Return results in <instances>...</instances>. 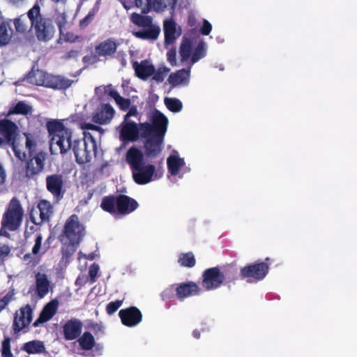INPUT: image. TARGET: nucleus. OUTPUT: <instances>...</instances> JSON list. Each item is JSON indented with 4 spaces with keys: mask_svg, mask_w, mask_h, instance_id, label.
Instances as JSON below:
<instances>
[{
    "mask_svg": "<svg viewBox=\"0 0 357 357\" xmlns=\"http://www.w3.org/2000/svg\"><path fill=\"white\" fill-rule=\"evenodd\" d=\"M83 121L81 115L76 114L66 119L48 123L52 154L64 155L72 149L78 164L89 162L96 155L95 134L100 137L102 129Z\"/></svg>",
    "mask_w": 357,
    "mask_h": 357,
    "instance_id": "1",
    "label": "nucleus"
},
{
    "mask_svg": "<svg viewBox=\"0 0 357 357\" xmlns=\"http://www.w3.org/2000/svg\"><path fill=\"white\" fill-rule=\"evenodd\" d=\"M146 155L135 146L130 147L126 155L127 163L130 165L132 178L139 185H145L160 179L164 175L163 160L155 164L146 162Z\"/></svg>",
    "mask_w": 357,
    "mask_h": 357,
    "instance_id": "2",
    "label": "nucleus"
},
{
    "mask_svg": "<svg viewBox=\"0 0 357 357\" xmlns=\"http://www.w3.org/2000/svg\"><path fill=\"white\" fill-rule=\"evenodd\" d=\"M152 130L144 139V148L146 158H156L162 150V143L167 131L168 119L161 112L155 111L152 116Z\"/></svg>",
    "mask_w": 357,
    "mask_h": 357,
    "instance_id": "3",
    "label": "nucleus"
},
{
    "mask_svg": "<svg viewBox=\"0 0 357 357\" xmlns=\"http://www.w3.org/2000/svg\"><path fill=\"white\" fill-rule=\"evenodd\" d=\"M31 27L34 29L37 38L40 41L51 40L55 33V28L50 19L43 17L40 14V8L36 3L27 13Z\"/></svg>",
    "mask_w": 357,
    "mask_h": 357,
    "instance_id": "4",
    "label": "nucleus"
},
{
    "mask_svg": "<svg viewBox=\"0 0 357 357\" xmlns=\"http://www.w3.org/2000/svg\"><path fill=\"white\" fill-rule=\"evenodd\" d=\"M131 21L138 27V30L133 31V35L142 40L153 42L156 40L160 33V27L153 22V18L149 15L138 13H132Z\"/></svg>",
    "mask_w": 357,
    "mask_h": 357,
    "instance_id": "5",
    "label": "nucleus"
},
{
    "mask_svg": "<svg viewBox=\"0 0 357 357\" xmlns=\"http://www.w3.org/2000/svg\"><path fill=\"white\" fill-rule=\"evenodd\" d=\"M152 124L145 122L137 123L134 121H125L117 128L119 138L124 143L136 142L142 137L147 136L152 130Z\"/></svg>",
    "mask_w": 357,
    "mask_h": 357,
    "instance_id": "6",
    "label": "nucleus"
},
{
    "mask_svg": "<svg viewBox=\"0 0 357 357\" xmlns=\"http://www.w3.org/2000/svg\"><path fill=\"white\" fill-rule=\"evenodd\" d=\"M28 82L57 89H66L71 86L73 81L60 75H52L43 70H32L28 75Z\"/></svg>",
    "mask_w": 357,
    "mask_h": 357,
    "instance_id": "7",
    "label": "nucleus"
},
{
    "mask_svg": "<svg viewBox=\"0 0 357 357\" xmlns=\"http://www.w3.org/2000/svg\"><path fill=\"white\" fill-rule=\"evenodd\" d=\"M38 137L31 133H23L18 139H15L11 143L12 150L15 155L20 160H24L42 151H38Z\"/></svg>",
    "mask_w": 357,
    "mask_h": 357,
    "instance_id": "8",
    "label": "nucleus"
},
{
    "mask_svg": "<svg viewBox=\"0 0 357 357\" xmlns=\"http://www.w3.org/2000/svg\"><path fill=\"white\" fill-rule=\"evenodd\" d=\"M194 40L192 38L183 36L181 43L179 53L182 61H188L190 59V65L192 66L200 59L204 58L207 53V44L201 40L197 47L192 51Z\"/></svg>",
    "mask_w": 357,
    "mask_h": 357,
    "instance_id": "9",
    "label": "nucleus"
},
{
    "mask_svg": "<svg viewBox=\"0 0 357 357\" xmlns=\"http://www.w3.org/2000/svg\"><path fill=\"white\" fill-rule=\"evenodd\" d=\"M23 214L24 211L20 202L13 198L3 215L1 225L7 227L8 231H15L22 222Z\"/></svg>",
    "mask_w": 357,
    "mask_h": 357,
    "instance_id": "10",
    "label": "nucleus"
},
{
    "mask_svg": "<svg viewBox=\"0 0 357 357\" xmlns=\"http://www.w3.org/2000/svg\"><path fill=\"white\" fill-rule=\"evenodd\" d=\"M85 235V227L76 215H72L66 222L61 238L73 243H79Z\"/></svg>",
    "mask_w": 357,
    "mask_h": 357,
    "instance_id": "11",
    "label": "nucleus"
},
{
    "mask_svg": "<svg viewBox=\"0 0 357 357\" xmlns=\"http://www.w3.org/2000/svg\"><path fill=\"white\" fill-rule=\"evenodd\" d=\"M167 165L168 173L172 176H178L182 178L184 174L190 171V168L185 167L184 159L180 158L177 151L173 153L167 158Z\"/></svg>",
    "mask_w": 357,
    "mask_h": 357,
    "instance_id": "12",
    "label": "nucleus"
},
{
    "mask_svg": "<svg viewBox=\"0 0 357 357\" xmlns=\"http://www.w3.org/2000/svg\"><path fill=\"white\" fill-rule=\"evenodd\" d=\"M202 277V284L208 291L218 288L225 280L223 273L216 267L206 269Z\"/></svg>",
    "mask_w": 357,
    "mask_h": 357,
    "instance_id": "13",
    "label": "nucleus"
},
{
    "mask_svg": "<svg viewBox=\"0 0 357 357\" xmlns=\"http://www.w3.org/2000/svg\"><path fill=\"white\" fill-rule=\"evenodd\" d=\"M29 158V159L26 162L24 176L27 179H31L34 178L43 169L45 154L38 153Z\"/></svg>",
    "mask_w": 357,
    "mask_h": 357,
    "instance_id": "14",
    "label": "nucleus"
},
{
    "mask_svg": "<svg viewBox=\"0 0 357 357\" xmlns=\"http://www.w3.org/2000/svg\"><path fill=\"white\" fill-rule=\"evenodd\" d=\"M53 213L52 206L50 202L46 200L40 201L36 209L31 213V219L35 225H40L47 222Z\"/></svg>",
    "mask_w": 357,
    "mask_h": 357,
    "instance_id": "15",
    "label": "nucleus"
},
{
    "mask_svg": "<svg viewBox=\"0 0 357 357\" xmlns=\"http://www.w3.org/2000/svg\"><path fill=\"white\" fill-rule=\"evenodd\" d=\"M163 31L165 46L168 49L181 35V28L172 19H167L163 22Z\"/></svg>",
    "mask_w": 357,
    "mask_h": 357,
    "instance_id": "16",
    "label": "nucleus"
},
{
    "mask_svg": "<svg viewBox=\"0 0 357 357\" xmlns=\"http://www.w3.org/2000/svg\"><path fill=\"white\" fill-rule=\"evenodd\" d=\"M119 315L123 325L135 327L142 320V314L136 307H130L119 311Z\"/></svg>",
    "mask_w": 357,
    "mask_h": 357,
    "instance_id": "17",
    "label": "nucleus"
},
{
    "mask_svg": "<svg viewBox=\"0 0 357 357\" xmlns=\"http://www.w3.org/2000/svg\"><path fill=\"white\" fill-rule=\"evenodd\" d=\"M17 130V125L10 120H0V146L6 144L11 146Z\"/></svg>",
    "mask_w": 357,
    "mask_h": 357,
    "instance_id": "18",
    "label": "nucleus"
},
{
    "mask_svg": "<svg viewBox=\"0 0 357 357\" xmlns=\"http://www.w3.org/2000/svg\"><path fill=\"white\" fill-rule=\"evenodd\" d=\"M268 272V266L264 262L245 266L241 271L243 278H252L256 281L264 279Z\"/></svg>",
    "mask_w": 357,
    "mask_h": 357,
    "instance_id": "19",
    "label": "nucleus"
},
{
    "mask_svg": "<svg viewBox=\"0 0 357 357\" xmlns=\"http://www.w3.org/2000/svg\"><path fill=\"white\" fill-rule=\"evenodd\" d=\"M32 320V309L29 305L22 307L19 312H16L13 321L15 333H18L31 323Z\"/></svg>",
    "mask_w": 357,
    "mask_h": 357,
    "instance_id": "20",
    "label": "nucleus"
},
{
    "mask_svg": "<svg viewBox=\"0 0 357 357\" xmlns=\"http://www.w3.org/2000/svg\"><path fill=\"white\" fill-rule=\"evenodd\" d=\"M47 190L56 199L63 197V179L59 174L48 175L45 179Z\"/></svg>",
    "mask_w": 357,
    "mask_h": 357,
    "instance_id": "21",
    "label": "nucleus"
},
{
    "mask_svg": "<svg viewBox=\"0 0 357 357\" xmlns=\"http://www.w3.org/2000/svg\"><path fill=\"white\" fill-rule=\"evenodd\" d=\"M178 0H144V4L142 12L146 13L151 8L156 12H161L166 9H173Z\"/></svg>",
    "mask_w": 357,
    "mask_h": 357,
    "instance_id": "22",
    "label": "nucleus"
},
{
    "mask_svg": "<svg viewBox=\"0 0 357 357\" xmlns=\"http://www.w3.org/2000/svg\"><path fill=\"white\" fill-rule=\"evenodd\" d=\"M176 299L183 301L185 298L199 294L200 289L193 282L176 284Z\"/></svg>",
    "mask_w": 357,
    "mask_h": 357,
    "instance_id": "23",
    "label": "nucleus"
},
{
    "mask_svg": "<svg viewBox=\"0 0 357 357\" xmlns=\"http://www.w3.org/2000/svg\"><path fill=\"white\" fill-rule=\"evenodd\" d=\"M115 111L114 108L108 104L101 105L94 112L93 121L99 124H106L111 121Z\"/></svg>",
    "mask_w": 357,
    "mask_h": 357,
    "instance_id": "24",
    "label": "nucleus"
},
{
    "mask_svg": "<svg viewBox=\"0 0 357 357\" xmlns=\"http://www.w3.org/2000/svg\"><path fill=\"white\" fill-rule=\"evenodd\" d=\"M191 66L188 69H181L169 75L167 82L172 87L186 86L189 84Z\"/></svg>",
    "mask_w": 357,
    "mask_h": 357,
    "instance_id": "25",
    "label": "nucleus"
},
{
    "mask_svg": "<svg viewBox=\"0 0 357 357\" xmlns=\"http://www.w3.org/2000/svg\"><path fill=\"white\" fill-rule=\"evenodd\" d=\"M82 324L78 319H70L63 326V334L66 340H73L78 337L82 332Z\"/></svg>",
    "mask_w": 357,
    "mask_h": 357,
    "instance_id": "26",
    "label": "nucleus"
},
{
    "mask_svg": "<svg viewBox=\"0 0 357 357\" xmlns=\"http://www.w3.org/2000/svg\"><path fill=\"white\" fill-rule=\"evenodd\" d=\"M51 289V281L47 275L43 273L36 275V294L40 298H44Z\"/></svg>",
    "mask_w": 357,
    "mask_h": 357,
    "instance_id": "27",
    "label": "nucleus"
},
{
    "mask_svg": "<svg viewBox=\"0 0 357 357\" xmlns=\"http://www.w3.org/2000/svg\"><path fill=\"white\" fill-rule=\"evenodd\" d=\"M132 66L137 76L143 80L147 79L155 72L153 65L147 60L142 61L140 63L135 61Z\"/></svg>",
    "mask_w": 357,
    "mask_h": 357,
    "instance_id": "28",
    "label": "nucleus"
},
{
    "mask_svg": "<svg viewBox=\"0 0 357 357\" xmlns=\"http://www.w3.org/2000/svg\"><path fill=\"white\" fill-rule=\"evenodd\" d=\"M138 207V203L134 199L126 195H119L117 197L118 213L129 214Z\"/></svg>",
    "mask_w": 357,
    "mask_h": 357,
    "instance_id": "29",
    "label": "nucleus"
},
{
    "mask_svg": "<svg viewBox=\"0 0 357 357\" xmlns=\"http://www.w3.org/2000/svg\"><path fill=\"white\" fill-rule=\"evenodd\" d=\"M6 20L3 16H0V46L7 45L13 36V29L10 27V22Z\"/></svg>",
    "mask_w": 357,
    "mask_h": 357,
    "instance_id": "30",
    "label": "nucleus"
},
{
    "mask_svg": "<svg viewBox=\"0 0 357 357\" xmlns=\"http://www.w3.org/2000/svg\"><path fill=\"white\" fill-rule=\"evenodd\" d=\"M58 307V302L55 300L52 301L49 303H47L42 312L39 318L34 323L35 326L38 325V322L44 323L49 320H50L52 317L56 314Z\"/></svg>",
    "mask_w": 357,
    "mask_h": 357,
    "instance_id": "31",
    "label": "nucleus"
},
{
    "mask_svg": "<svg viewBox=\"0 0 357 357\" xmlns=\"http://www.w3.org/2000/svg\"><path fill=\"white\" fill-rule=\"evenodd\" d=\"M116 50V44L112 40L108 39L101 43L96 49V53L100 56H107L113 54Z\"/></svg>",
    "mask_w": 357,
    "mask_h": 357,
    "instance_id": "32",
    "label": "nucleus"
},
{
    "mask_svg": "<svg viewBox=\"0 0 357 357\" xmlns=\"http://www.w3.org/2000/svg\"><path fill=\"white\" fill-rule=\"evenodd\" d=\"M23 349L28 354H41L45 351L43 342L39 340H33L25 343Z\"/></svg>",
    "mask_w": 357,
    "mask_h": 357,
    "instance_id": "33",
    "label": "nucleus"
},
{
    "mask_svg": "<svg viewBox=\"0 0 357 357\" xmlns=\"http://www.w3.org/2000/svg\"><path fill=\"white\" fill-rule=\"evenodd\" d=\"M101 208L112 214H115L118 212L117 209V198L113 197H105L101 203Z\"/></svg>",
    "mask_w": 357,
    "mask_h": 357,
    "instance_id": "34",
    "label": "nucleus"
},
{
    "mask_svg": "<svg viewBox=\"0 0 357 357\" xmlns=\"http://www.w3.org/2000/svg\"><path fill=\"white\" fill-rule=\"evenodd\" d=\"M77 341L82 348L85 350L91 349L95 344L94 337L89 332L84 333Z\"/></svg>",
    "mask_w": 357,
    "mask_h": 357,
    "instance_id": "35",
    "label": "nucleus"
},
{
    "mask_svg": "<svg viewBox=\"0 0 357 357\" xmlns=\"http://www.w3.org/2000/svg\"><path fill=\"white\" fill-rule=\"evenodd\" d=\"M164 102L168 109L172 112H179L183 109V104L178 98H165Z\"/></svg>",
    "mask_w": 357,
    "mask_h": 357,
    "instance_id": "36",
    "label": "nucleus"
},
{
    "mask_svg": "<svg viewBox=\"0 0 357 357\" xmlns=\"http://www.w3.org/2000/svg\"><path fill=\"white\" fill-rule=\"evenodd\" d=\"M61 241L63 244L62 248V254L63 257L66 258H68L72 256L76 251L77 246L79 244L73 243L72 242H69V241H66L63 238H61Z\"/></svg>",
    "mask_w": 357,
    "mask_h": 357,
    "instance_id": "37",
    "label": "nucleus"
},
{
    "mask_svg": "<svg viewBox=\"0 0 357 357\" xmlns=\"http://www.w3.org/2000/svg\"><path fill=\"white\" fill-rule=\"evenodd\" d=\"M176 284L170 285L165 288L161 293L160 296L164 301H171L176 298Z\"/></svg>",
    "mask_w": 357,
    "mask_h": 357,
    "instance_id": "38",
    "label": "nucleus"
},
{
    "mask_svg": "<svg viewBox=\"0 0 357 357\" xmlns=\"http://www.w3.org/2000/svg\"><path fill=\"white\" fill-rule=\"evenodd\" d=\"M13 24H14L15 30L17 32H20V33L25 32L29 27L27 20H26V17L24 15H22L20 17L15 18L13 21Z\"/></svg>",
    "mask_w": 357,
    "mask_h": 357,
    "instance_id": "39",
    "label": "nucleus"
},
{
    "mask_svg": "<svg viewBox=\"0 0 357 357\" xmlns=\"http://www.w3.org/2000/svg\"><path fill=\"white\" fill-rule=\"evenodd\" d=\"M178 261L181 266L186 267H192L195 264V259L192 252L181 254Z\"/></svg>",
    "mask_w": 357,
    "mask_h": 357,
    "instance_id": "40",
    "label": "nucleus"
},
{
    "mask_svg": "<svg viewBox=\"0 0 357 357\" xmlns=\"http://www.w3.org/2000/svg\"><path fill=\"white\" fill-rule=\"evenodd\" d=\"M169 68L166 66H160L156 71L155 70L154 73L152 75V79L158 83L162 82L169 73Z\"/></svg>",
    "mask_w": 357,
    "mask_h": 357,
    "instance_id": "41",
    "label": "nucleus"
},
{
    "mask_svg": "<svg viewBox=\"0 0 357 357\" xmlns=\"http://www.w3.org/2000/svg\"><path fill=\"white\" fill-rule=\"evenodd\" d=\"M112 95L114 96L115 102L122 110L126 111L131 107L130 99L122 98L118 92H112Z\"/></svg>",
    "mask_w": 357,
    "mask_h": 357,
    "instance_id": "42",
    "label": "nucleus"
},
{
    "mask_svg": "<svg viewBox=\"0 0 357 357\" xmlns=\"http://www.w3.org/2000/svg\"><path fill=\"white\" fill-rule=\"evenodd\" d=\"M54 18L59 27L60 33L64 34L63 30L67 22L66 13L64 12H58L55 15Z\"/></svg>",
    "mask_w": 357,
    "mask_h": 357,
    "instance_id": "43",
    "label": "nucleus"
},
{
    "mask_svg": "<svg viewBox=\"0 0 357 357\" xmlns=\"http://www.w3.org/2000/svg\"><path fill=\"white\" fill-rule=\"evenodd\" d=\"M15 291L14 289L10 290L1 299H0V312L14 298Z\"/></svg>",
    "mask_w": 357,
    "mask_h": 357,
    "instance_id": "44",
    "label": "nucleus"
},
{
    "mask_svg": "<svg viewBox=\"0 0 357 357\" xmlns=\"http://www.w3.org/2000/svg\"><path fill=\"white\" fill-rule=\"evenodd\" d=\"M31 111V106L23 102H18L15 107V112L17 114H26Z\"/></svg>",
    "mask_w": 357,
    "mask_h": 357,
    "instance_id": "45",
    "label": "nucleus"
},
{
    "mask_svg": "<svg viewBox=\"0 0 357 357\" xmlns=\"http://www.w3.org/2000/svg\"><path fill=\"white\" fill-rule=\"evenodd\" d=\"M122 303L123 300H116L115 301L109 303L107 305V312L109 314H114L122 305Z\"/></svg>",
    "mask_w": 357,
    "mask_h": 357,
    "instance_id": "46",
    "label": "nucleus"
},
{
    "mask_svg": "<svg viewBox=\"0 0 357 357\" xmlns=\"http://www.w3.org/2000/svg\"><path fill=\"white\" fill-rule=\"evenodd\" d=\"M97 10V8H93L91 10H90L88 15L80 21V26L84 28L86 27L89 23H91Z\"/></svg>",
    "mask_w": 357,
    "mask_h": 357,
    "instance_id": "47",
    "label": "nucleus"
},
{
    "mask_svg": "<svg viewBox=\"0 0 357 357\" xmlns=\"http://www.w3.org/2000/svg\"><path fill=\"white\" fill-rule=\"evenodd\" d=\"M132 117L137 118L138 120L139 121V119L138 118L139 117V112L137 111V107L135 105L131 106L128 109V112H127L126 114L124 115L123 120H125V121H126V120L127 121H132L131 119Z\"/></svg>",
    "mask_w": 357,
    "mask_h": 357,
    "instance_id": "48",
    "label": "nucleus"
},
{
    "mask_svg": "<svg viewBox=\"0 0 357 357\" xmlns=\"http://www.w3.org/2000/svg\"><path fill=\"white\" fill-rule=\"evenodd\" d=\"M98 270H99V266L98 264H93L90 266L89 271V275L91 278V283L95 282Z\"/></svg>",
    "mask_w": 357,
    "mask_h": 357,
    "instance_id": "49",
    "label": "nucleus"
},
{
    "mask_svg": "<svg viewBox=\"0 0 357 357\" xmlns=\"http://www.w3.org/2000/svg\"><path fill=\"white\" fill-rule=\"evenodd\" d=\"M168 49H169V50L167 54V60L172 65H174L176 63V49L173 48V47L170 48V47Z\"/></svg>",
    "mask_w": 357,
    "mask_h": 357,
    "instance_id": "50",
    "label": "nucleus"
},
{
    "mask_svg": "<svg viewBox=\"0 0 357 357\" xmlns=\"http://www.w3.org/2000/svg\"><path fill=\"white\" fill-rule=\"evenodd\" d=\"M42 236L40 234H38L35 241V245L33 247L32 252L34 255H37L40 252V249L41 248V243H42Z\"/></svg>",
    "mask_w": 357,
    "mask_h": 357,
    "instance_id": "51",
    "label": "nucleus"
},
{
    "mask_svg": "<svg viewBox=\"0 0 357 357\" xmlns=\"http://www.w3.org/2000/svg\"><path fill=\"white\" fill-rule=\"evenodd\" d=\"M211 29L212 26L211 23L206 20H204L203 22V25L201 28V33L204 36H207L211 33Z\"/></svg>",
    "mask_w": 357,
    "mask_h": 357,
    "instance_id": "52",
    "label": "nucleus"
},
{
    "mask_svg": "<svg viewBox=\"0 0 357 357\" xmlns=\"http://www.w3.org/2000/svg\"><path fill=\"white\" fill-rule=\"evenodd\" d=\"M107 89H109V86H100L95 89V93L99 98H103Z\"/></svg>",
    "mask_w": 357,
    "mask_h": 357,
    "instance_id": "53",
    "label": "nucleus"
},
{
    "mask_svg": "<svg viewBox=\"0 0 357 357\" xmlns=\"http://www.w3.org/2000/svg\"><path fill=\"white\" fill-rule=\"evenodd\" d=\"M10 252V248L6 245L0 246V260L3 259Z\"/></svg>",
    "mask_w": 357,
    "mask_h": 357,
    "instance_id": "54",
    "label": "nucleus"
},
{
    "mask_svg": "<svg viewBox=\"0 0 357 357\" xmlns=\"http://www.w3.org/2000/svg\"><path fill=\"white\" fill-rule=\"evenodd\" d=\"M118 59L120 61L121 66L125 67L127 64L126 54L123 52H119L117 54Z\"/></svg>",
    "mask_w": 357,
    "mask_h": 357,
    "instance_id": "55",
    "label": "nucleus"
},
{
    "mask_svg": "<svg viewBox=\"0 0 357 357\" xmlns=\"http://www.w3.org/2000/svg\"><path fill=\"white\" fill-rule=\"evenodd\" d=\"M64 36V40L66 41H68L70 43H74L77 41L79 38L77 36H75L73 33H67L66 35L63 34Z\"/></svg>",
    "mask_w": 357,
    "mask_h": 357,
    "instance_id": "56",
    "label": "nucleus"
},
{
    "mask_svg": "<svg viewBox=\"0 0 357 357\" xmlns=\"http://www.w3.org/2000/svg\"><path fill=\"white\" fill-rule=\"evenodd\" d=\"M79 55V52L77 50H70L66 53L64 56L66 59H74L77 58Z\"/></svg>",
    "mask_w": 357,
    "mask_h": 357,
    "instance_id": "57",
    "label": "nucleus"
},
{
    "mask_svg": "<svg viewBox=\"0 0 357 357\" xmlns=\"http://www.w3.org/2000/svg\"><path fill=\"white\" fill-rule=\"evenodd\" d=\"M96 256L97 255L96 252H91L89 253V255L83 254L82 252H79V259H80L81 257H84L89 260H93Z\"/></svg>",
    "mask_w": 357,
    "mask_h": 357,
    "instance_id": "58",
    "label": "nucleus"
},
{
    "mask_svg": "<svg viewBox=\"0 0 357 357\" xmlns=\"http://www.w3.org/2000/svg\"><path fill=\"white\" fill-rule=\"evenodd\" d=\"M6 179V172L3 166L0 164V185H3Z\"/></svg>",
    "mask_w": 357,
    "mask_h": 357,
    "instance_id": "59",
    "label": "nucleus"
},
{
    "mask_svg": "<svg viewBox=\"0 0 357 357\" xmlns=\"http://www.w3.org/2000/svg\"><path fill=\"white\" fill-rule=\"evenodd\" d=\"M10 349V339H5L2 342V351Z\"/></svg>",
    "mask_w": 357,
    "mask_h": 357,
    "instance_id": "60",
    "label": "nucleus"
},
{
    "mask_svg": "<svg viewBox=\"0 0 357 357\" xmlns=\"http://www.w3.org/2000/svg\"><path fill=\"white\" fill-rule=\"evenodd\" d=\"M8 228L7 227H3L2 225H1V228L0 229V236H6V237H8L9 236V234L8 232Z\"/></svg>",
    "mask_w": 357,
    "mask_h": 357,
    "instance_id": "61",
    "label": "nucleus"
},
{
    "mask_svg": "<svg viewBox=\"0 0 357 357\" xmlns=\"http://www.w3.org/2000/svg\"><path fill=\"white\" fill-rule=\"evenodd\" d=\"M107 86L109 87V89H107L105 91V94H108L110 97L114 99V96L112 95V92H117L115 89H113L112 85H107Z\"/></svg>",
    "mask_w": 357,
    "mask_h": 357,
    "instance_id": "62",
    "label": "nucleus"
},
{
    "mask_svg": "<svg viewBox=\"0 0 357 357\" xmlns=\"http://www.w3.org/2000/svg\"><path fill=\"white\" fill-rule=\"evenodd\" d=\"M2 357H13V355L10 349H9L2 351Z\"/></svg>",
    "mask_w": 357,
    "mask_h": 357,
    "instance_id": "63",
    "label": "nucleus"
},
{
    "mask_svg": "<svg viewBox=\"0 0 357 357\" xmlns=\"http://www.w3.org/2000/svg\"><path fill=\"white\" fill-rule=\"evenodd\" d=\"M10 3L13 5L19 6L21 4L24 0H8Z\"/></svg>",
    "mask_w": 357,
    "mask_h": 357,
    "instance_id": "64",
    "label": "nucleus"
}]
</instances>
